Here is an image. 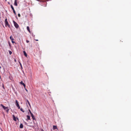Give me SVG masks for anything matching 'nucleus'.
Instances as JSON below:
<instances>
[{"label": "nucleus", "mask_w": 131, "mask_h": 131, "mask_svg": "<svg viewBox=\"0 0 131 131\" xmlns=\"http://www.w3.org/2000/svg\"><path fill=\"white\" fill-rule=\"evenodd\" d=\"M5 26L6 27H7L8 26L10 28V25H9V24L8 23L7 21V18H6L5 19Z\"/></svg>", "instance_id": "nucleus-1"}, {"label": "nucleus", "mask_w": 131, "mask_h": 131, "mask_svg": "<svg viewBox=\"0 0 131 131\" xmlns=\"http://www.w3.org/2000/svg\"><path fill=\"white\" fill-rule=\"evenodd\" d=\"M13 23L14 25L16 28H18L19 27V26L18 24L15 21H13Z\"/></svg>", "instance_id": "nucleus-2"}, {"label": "nucleus", "mask_w": 131, "mask_h": 131, "mask_svg": "<svg viewBox=\"0 0 131 131\" xmlns=\"http://www.w3.org/2000/svg\"><path fill=\"white\" fill-rule=\"evenodd\" d=\"M29 110L30 112V113L31 114V116L32 117V118L33 119V120H35L36 119L35 117L34 116V115L32 113L30 110Z\"/></svg>", "instance_id": "nucleus-3"}, {"label": "nucleus", "mask_w": 131, "mask_h": 131, "mask_svg": "<svg viewBox=\"0 0 131 131\" xmlns=\"http://www.w3.org/2000/svg\"><path fill=\"white\" fill-rule=\"evenodd\" d=\"M16 106L18 107V109H19L20 108V107L17 100H16Z\"/></svg>", "instance_id": "nucleus-4"}, {"label": "nucleus", "mask_w": 131, "mask_h": 131, "mask_svg": "<svg viewBox=\"0 0 131 131\" xmlns=\"http://www.w3.org/2000/svg\"><path fill=\"white\" fill-rule=\"evenodd\" d=\"M1 106L5 110H6L8 108V107L5 106L2 104H1Z\"/></svg>", "instance_id": "nucleus-5"}, {"label": "nucleus", "mask_w": 131, "mask_h": 131, "mask_svg": "<svg viewBox=\"0 0 131 131\" xmlns=\"http://www.w3.org/2000/svg\"><path fill=\"white\" fill-rule=\"evenodd\" d=\"M20 83L22 85H23L24 88H25V87H26V85L22 81H21V82H20Z\"/></svg>", "instance_id": "nucleus-6"}, {"label": "nucleus", "mask_w": 131, "mask_h": 131, "mask_svg": "<svg viewBox=\"0 0 131 131\" xmlns=\"http://www.w3.org/2000/svg\"><path fill=\"white\" fill-rule=\"evenodd\" d=\"M17 0H15L14 5L16 6H17Z\"/></svg>", "instance_id": "nucleus-7"}, {"label": "nucleus", "mask_w": 131, "mask_h": 131, "mask_svg": "<svg viewBox=\"0 0 131 131\" xmlns=\"http://www.w3.org/2000/svg\"><path fill=\"white\" fill-rule=\"evenodd\" d=\"M13 119L15 121H16L17 120H16V117L15 116H14V115H13Z\"/></svg>", "instance_id": "nucleus-8"}, {"label": "nucleus", "mask_w": 131, "mask_h": 131, "mask_svg": "<svg viewBox=\"0 0 131 131\" xmlns=\"http://www.w3.org/2000/svg\"><path fill=\"white\" fill-rule=\"evenodd\" d=\"M53 130H54L56 129H57V126L53 125Z\"/></svg>", "instance_id": "nucleus-9"}, {"label": "nucleus", "mask_w": 131, "mask_h": 131, "mask_svg": "<svg viewBox=\"0 0 131 131\" xmlns=\"http://www.w3.org/2000/svg\"><path fill=\"white\" fill-rule=\"evenodd\" d=\"M27 30L28 31V32L29 33H30V30L29 28V26H27Z\"/></svg>", "instance_id": "nucleus-10"}, {"label": "nucleus", "mask_w": 131, "mask_h": 131, "mask_svg": "<svg viewBox=\"0 0 131 131\" xmlns=\"http://www.w3.org/2000/svg\"><path fill=\"white\" fill-rule=\"evenodd\" d=\"M23 125L22 124H21L20 125V128H23Z\"/></svg>", "instance_id": "nucleus-11"}, {"label": "nucleus", "mask_w": 131, "mask_h": 131, "mask_svg": "<svg viewBox=\"0 0 131 131\" xmlns=\"http://www.w3.org/2000/svg\"><path fill=\"white\" fill-rule=\"evenodd\" d=\"M26 103H28V104L29 105V106H30V103H29V101H28L27 100H26Z\"/></svg>", "instance_id": "nucleus-12"}, {"label": "nucleus", "mask_w": 131, "mask_h": 131, "mask_svg": "<svg viewBox=\"0 0 131 131\" xmlns=\"http://www.w3.org/2000/svg\"><path fill=\"white\" fill-rule=\"evenodd\" d=\"M23 52H24V55L26 57L27 56V53H26V52L25 51H23Z\"/></svg>", "instance_id": "nucleus-13"}, {"label": "nucleus", "mask_w": 131, "mask_h": 131, "mask_svg": "<svg viewBox=\"0 0 131 131\" xmlns=\"http://www.w3.org/2000/svg\"><path fill=\"white\" fill-rule=\"evenodd\" d=\"M27 119L28 120H30V116L29 115H27Z\"/></svg>", "instance_id": "nucleus-14"}, {"label": "nucleus", "mask_w": 131, "mask_h": 131, "mask_svg": "<svg viewBox=\"0 0 131 131\" xmlns=\"http://www.w3.org/2000/svg\"><path fill=\"white\" fill-rule=\"evenodd\" d=\"M10 39L11 40H14L13 38L12 37V36H11L10 37Z\"/></svg>", "instance_id": "nucleus-15"}, {"label": "nucleus", "mask_w": 131, "mask_h": 131, "mask_svg": "<svg viewBox=\"0 0 131 131\" xmlns=\"http://www.w3.org/2000/svg\"><path fill=\"white\" fill-rule=\"evenodd\" d=\"M10 6H11V8L13 10H14V8L13 7L12 5H10Z\"/></svg>", "instance_id": "nucleus-16"}, {"label": "nucleus", "mask_w": 131, "mask_h": 131, "mask_svg": "<svg viewBox=\"0 0 131 131\" xmlns=\"http://www.w3.org/2000/svg\"><path fill=\"white\" fill-rule=\"evenodd\" d=\"M8 52H9V54H10L11 55L12 53V52L11 51H10V50H9L8 51Z\"/></svg>", "instance_id": "nucleus-17"}, {"label": "nucleus", "mask_w": 131, "mask_h": 131, "mask_svg": "<svg viewBox=\"0 0 131 131\" xmlns=\"http://www.w3.org/2000/svg\"><path fill=\"white\" fill-rule=\"evenodd\" d=\"M20 110L23 112H25L23 110V109L22 108H21L20 109Z\"/></svg>", "instance_id": "nucleus-18"}, {"label": "nucleus", "mask_w": 131, "mask_h": 131, "mask_svg": "<svg viewBox=\"0 0 131 131\" xmlns=\"http://www.w3.org/2000/svg\"><path fill=\"white\" fill-rule=\"evenodd\" d=\"M13 10V12L15 14V15L16 14V12H15V10Z\"/></svg>", "instance_id": "nucleus-19"}, {"label": "nucleus", "mask_w": 131, "mask_h": 131, "mask_svg": "<svg viewBox=\"0 0 131 131\" xmlns=\"http://www.w3.org/2000/svg\"><path fill=\"white\" fill-rule=\"evenodd\" d=\"M6 110V112L7 113H8V112H9V109L8 108Z\"/></svg>", "instance_id": "nucleus-20"}, {"label": "nucleus", "mask_w": 131, "mask_h": 131, "mask_svg": "<svg viewBox=\"0 0 131 131\" xmlns=\"http://www.w3.org/2000/svg\"><path fill=\"white\" fill-rule=\"evenodd\" d=\"M18 16L19 17H20V14L19 13V14H18Z\"/></svg>", "instance_id": "nucleus-21"}, {"label": "nucleus", "mask_w": 131, "mask_h": 131, "mask_svg": "<svg viewBox=\"0 0 131 131\" xmlns=\"http://www.w3.org/2000/svg\"><path fill=\"white\" fill-rule=\"evenodd\" d=\"M26 42L27 43H28L29 42V41L28 40H26Z\"/></svg>", "instance_id": "nucleus-22"}, {"label": "nucleus", "mask_w": 131, "mask_h": 131, "mask_svg": "<svg viewBox=\"0 0 131 131\" xmlns=\"http://www.w3.org/2000/svg\"><path fill=\"white\" fill-rule=\"evenodd\" d=\"M12 43H14V42L13 40H12Z\"/></svg>", "instance_id": "nucleus-23"}, {"label": "nucleus", "mask_w": 131, "mask_h": 131, "mask_svg": "<svg viewBox=\"0 0 131 131\" xmlns=\"http://www.w3.org/2000/svg\"><path fill=\"white\" fill-rule=\"evenodd\" d=\"M14 61L15 62H16V59L14 60Z\"/></svg>", "instance_id": "nucleus-24"}, {"label": "nucleus", "mask_w": 131, "mask_h": 131, "mask_svg": "<svg viewBox=\"0 0 131 131\" xmlns=\"http://www.w3.org/2000/svg\"><path fill=\"white\" fill-rule=\"evenodd\" d=\"M25 88V89L26 90L27 92H28V90H27V89H26V88Z\"/></svg>", "instance_id": "nucleus-25"}, {"label": "nucleus", "mask_w": 131, "mask_h": 131, "mask_svg": "<svg viewBox=\"0 0 131 131\" xmlns=\"http://www.w3.org/2000/svg\"><path fill=\"white\" fill-rule=\"evenodd\" d=\"M8 3L9 4H10V3L9 2H8Z\"/></svg>", "instance_id": "nucleus-26"}, {"label": "nucleus", "mask_w": 131, "mask_h": 131, "mask_svg": "<svg viewBox=\"0 0 131 131\" xmlns=\"http://www.w3.org/2000/svg\"><path fill=\"white\" fill-rule=\"evenodd\" d=\"M20 63V66H21V63Z\"/></svg>", "instance_id": "nucleus-27"}, {"label": "nucleus", "mask_w": 131, "mask_h": 131, "mask_svg": "<svg viewBox=\"0 0 131 131\" xmlns=\"http://www.w3.org/2000/svg\"><path fill=\"white\" fill-rule=\"evenodd\" d=\"M35 40L36 41H38V39H36Z\"/></svg>", "instance_id": "nucleus-28"}, {"label": "nucleus", "mask_w": 131, "mask_h": 131, "mask_svg": "<svg viewBox=\"0 0 131 131\" xmlns=\"http://www.w3.org/2000/svg\"><path fill=\"white\" fill-rule=\"evenodd\" d=\"M41 131H44L43 129H42Z\"/></svg>", "instance_id": "nucleus-29"}, {"label": "nucleus", "mask_w": 131, "mask_h": 131, "mask_svg": "<svg viewBox=\"0 0 131 131\" xmlns=\"http://www.w3.org/2000/svg\"><path fill=\"white\" fill-rule=\"evenodd\" d=\"M1 68V66H0V68Z\"/></svg>", "instance_id": "nucleus-30"}, {"label": "nucleus", "mask_w": 131, "mask_h": 131, "mask_svg": "<svg viewBox=\"0 0 131 131\" xmlns=\"http://www.w3.org/2000/svg\"><path fill=\"white\" fill-rule=\"evenodd\" d=\"M6 1H7V0H5Z\"/></svg>", "instance_id": "nucleus-31"}]
</instances>
